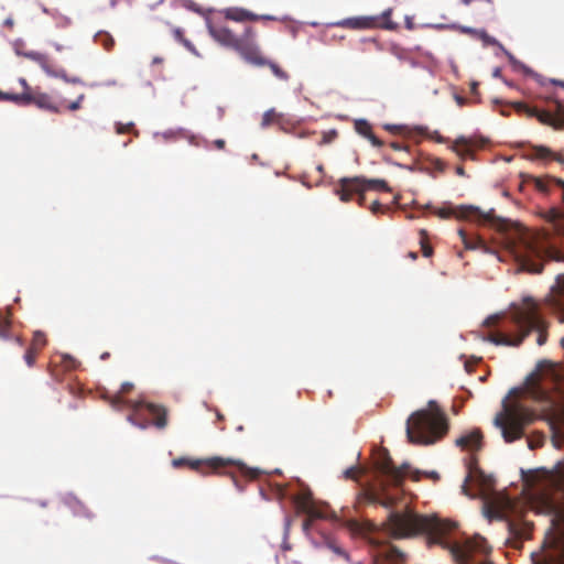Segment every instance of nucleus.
<instances>
[{
    "instance_id": "obj_1",
    "label": "nucleus",
    "mask_w": 564,
    "mask_h": 564,
    "mask_svg": "<svg viewBox=\"0 0 564 564\" xmlns=\"http://www.w3.org/2000/svg\"><path fill=\"white\" fill-rule=\"evenodd\" d=\"M382 528L393 539H406L425 533L430 544H440L449 550L458 564H475V556L487 555L490 552L485 538L475 535L464 541H451L448 534L456 529L455 522L421 516L410 509L390 511Z\"/></svg>"
},
{
    "instance_id": "obj_2",
    "label": "nucleus",
    "mask_w": 564,
    "mask_h": 564,
    "mask_svg": "<svg viewBox=\"0 0 564 564\" xmlns=\"http://www.w3.org/2000/svg\"><path fill=\"white\" fill-rule=\"evenodd\" d=\"M447 431V417L434 400L429 401L426 409L413 412L406 421L408 441L415 445L434 444Z\"/></svg>"
},
{
    "instance_id": "obj_3",
    "label": "nucleus",
    "mask_w": 564,
    "mask_h": 564,
    "mask_svg": "<svg viewBox=\"0 0 564 564\" xmlns=\"http://www.w3.org/2000/svg\"><path fill=\"white\" fill-rule=\"evenodd\" d=\"M207 30L215 42L234 50L243 61L263 63L258 55L257 32L252 26H245L242 32L237 34L226 21L209 19Z\"/></svg>"
},
{
    "instance_id": "obj_4",
    "label": "nucleus",
    "mask_w": 564,
    "mask_h": 564,
    "mask_svg": "<svg viewBox=\"0 0 564 564\" xmlns=\"http://www.w3.org/2000/svg\"><path fill=\"white\" fill-rule=\"evenodd\" d=\"M508 239L510 249L523 270L531 273L542 272L543 264L540 260L544 258L547 250L536 232L517 225Z\"/></svg>"
},
{
    "instance_id": "obj_5",
    "label": "nucleus",
    "mask_w": 564,
    "mask_h": 564,
    "mask_svg": "<svg viewBox=\"0 0 564 564\" xmlns=\"http://www.w3.org/2000/svg\"><path fill=\"white\" fill-rule=\"evenodd\" d=\"M132 389L133 384L131 382H123L120 391L109 399L110 405L117 410H121L126 406L131 408L132 413L128 416V421L140 429H147L149 426V422L142 415V410L145 409L153 416V425L159 430L165 429L167 425V410L154 403L126 400L123 395L129 393Z\"/></svg>"
},
{
    "instance_id": "obj_6",
    "label": "nucleus",
    "mask_w": 564,
    "mask_h": 564,
    "mask_svg": "<svg viewBox=\"0 0 564 564\" xmlns=\"http://www.w3.org/2000/svg\"><path fill=\"white\" fill-rule=\"evenodd\" d=\"M536 419L535 412L514 401L503 403V409L495 417V425L501 430L505 442L512 443L524 435V429Z\"/></svg>"
},
{
    "instance_id": "obj_7",
    "label": "nucleus",
    "mask_w": 564,
    "mask_h": 564,
    "mask_svg": "<svg viewBox=\"0 0 564 564\" xmlns=\"http://www.w3.org/2000/svg\"><path fill=\"white\" fill-rule=\"evenodd\" d=\"M511 323L522 341L532 330L538 332L536 343L542 346L546 343V323L540 314V307L532 299H524L521 304L514 305L511 312Z\"/></svg>"
},
{
    "instance_id": "obj_8",
    "label": "nucleus",
    "mask_w": 564,
    "mask_h": 564,
    "mask_svg": "<svg viewBox=\"0 0 564 564\" xmlns=\"http://www.w3.org/2000/svg\"><path fill=\"white\" fill-rule=\"evenodd\" d=\"M172 466L175 469L187 467L188 469L194 470L203 476L220 473V470L226 469L228 467H236L241 474L246 476H249L251 478L257 476L256 473L250 470L241 460L235 458H224L218 456L205 459L177 457L172 460Z\"/></svg>"
},
{
    "instance_id": "obj_9",
    "label": "nucleus",
    "mask_w": 564,
    "mask_h": 564,
    "mask_svg": "<svg viewBox=\"0 0 564 564\" xmlns=\"http://www.w3.org/2000/svg\"><path fill=\"white\" fill-rule=\"evenodd\" d=\"M554 112L540 110L538 108L530 107L521 101L513 102V107L518 112H523L528 117H535L543 124H547L555 129H560L564 127V106L558 100H554Z\"/></svg>"
},
{
    "instance_id": "obj_10",
    "label": "nucleus",
    "mask_w": 564,
    "mask_h": 564,
    "mask_svg": "<svg viewBox=\"0 0 564 564\" xmlns=\"http://www.w3.org/2000/svg\"><path fill=\"white\" fill-rule=\"evenodd\" d=\"M19 54L39 64L42 70L50 77L59 78L66 83H80V79L77 77L69 78L66 70L59 67L47 54L36 51L19 52Z\"/></svg>"
},
{
    "instance_id": "obj_11",
    "label": "nucleus",
    "mask_w": 564,
    "mask_h": 564,
    "mask_svg": "<svg viewBox=\"0 0 564 564\" xmlns=\"http://www.w3.org/2000/svg\"><path fill=\"white\" fill-rule=\"evenodd\" d=\"M365 185L366 178L361 176L343 177L339 180V188L336 189L340 200L349 202L355 195L358 196V204L362 205L365 200Z\"/></svg>"
},
{
    "instance_id": "obj_12",
    "label": "nucleus",
    "mask_w": 564,
    "mask_h": 564,
    "mask_svg": "<svg viewBox=\"0 0 564 564\" xmlns=\"http://www.w3.org/2000/svg\"><path fill=\"white\" fill-rule=\"evenodd\" d=\"M376 467L393 486H401L405 476L410 473V466L408 464L395 467L391 457L387 453L382 458L376 462Z\"/></svg>"
},
{
    "instance_id": "obj_13",
    "label": "nucleus",
    "mask_w": 564,
    "mask_h": 564,
    "mask_svg": "<svg viewBox=\"0 0 564 564\" xmlns=\"http://www.w3.org/2000/svg\"><path fill=\"white\" fill-rule=\"evenodd\" d=\"M296 503L299 508L305 512L312 520L315 519H327L329 517L328 508L317 506L311 499L310 494H303L296 497Z\"/></svg>"
},
{
    "instance_id": "obj_14",
    "label": "nucleus",
    "mask_w": 564,
    "mask_h": 564,
    "mask_svg": "<svg viewBox=\"0 0 564 564\" xmlns=\"http://www.w3.org/2000/svg\"><path fill=\"white\" fill-rule=\"evenodd\" d=\"M225 21L245 22V21H259V20H275L271 15H259L247 9L231 7L221 11Z\"/></svg>"
},
{
    "instance_id": "obj_15",
    "label": "nucleus",
    "mask_w": 564,
    "mask_h": 564,
    "mask_svg": "<svg viewBox=\"0 0 564 564\" xmlns=\"http://www.w3.org/2000/svg\"><path fill=\"white\" fill-rule=\"evenodd\" d=\"M29 105H34L42 110L55 113L61 111L54 98L47 93L41 91L39 87H35L34 91L28 93V106Z\"/></svg>"
},
{
    "instance_id": "obj_16",
    "label": "nucleus",
    "mask_w": 564,
    "mask_h": 564,
    "mask_svg": "<svg viewBox=\"0 0 564 564\" xmlns=\"http://www.w3.org/2000/svg\"><path fill=\"white\" fill-rule=\"evenodd\" d=\"M334 26H340L351 30H368L382 26L381 18L379 17H355L344 19L334 24Z\"/></svg>"
},
{
    "instance_id": "obj_17",
    "label": "nucleus",
    "mask_w": 564,
    "mask_h": 564,
    "mask_svg": "<svg viewBox=\"0 0 564 564\" xmlns=\"http://www.w3.org/2000/svg\"><path fill=\"white\" fill-rule=\"evenodd\" d=\"M478 147H480V144L476 140L471 138L459 137L453 142L449 149L455 152L462 160H474L475 149Z\"/></svg>"
},
{
    "instance_id": "obj_18",
    "label": "nucleus",
    "mask_w": 564,
    "mask_h": 564,
    "mask_svg": "<svg viewBox=\"0 0 564 564\" xmlns=\"http://www.w3.org/2000/svg\"><path fill=\"white\" fill-rule=\"evenodd\" d=\"M484 435L479 429L473 431L456 438L455 444L464 451L477 452L482 447Z\"/></svg>"
},
{
    "instance_id": "obj_19",
    "label": "nucleus",
    "mask_w": 564,
    "mask_h": 564,
    "mask_svg": "<svg viewBox=\"0 0 564 564\" xmlns=\"http://www.w3.org/2000/svg\"><path fill=\"white\" fill-rule=\"evenodd\" d=\"M532 159L544 160V161H556L561 164H564V154L563 152H555L547 147L544 145H534L532 147V152L530 154Z\"/></svg>"
},
{
    "instance_id": "obj_20",
    "label": "nucleus",
    "mask_w": 564,
    "mask_h": 564,
    "mask_svg": "<svg viewBox=\"0 0 564 564\" xmlns=\"http://www.w3.org/2000/svg\"><path fill=\"white\" fill-rule=\"evenodd\" d=\"M478 213L475 207H460L459 209H454L453 207H442L435 210V214L444 219L451 218L452 216H456L457 218L470 219L473 215Z\"/></svg>"
},
{
    "instance_id": "obj_21",
    "label": "nucleus",
    "mask_w": 564,
    "mask_h": 564,
    "mask_svg": "<svg viewBox=\"0 0 564 564\" xmlns=\"http://www.w3.org/2000/svg\"><path fill=\"white\" fill-rule=\"evenodd\" d=\"M534 186L538 191L542 193H549L553 186H556L561 189L562 199L564 200V181L553 176L546 177H534L533 178Z\"/></svg>"
},
{
    "instance_id": "obj_22",
    "label": "nucleus",
    "mask_w": 564,
    "mask_h": 564,
    "mask_svg": "<svg viewBox=\"0 0 564 564\" xmlns=\"http://www.w3.org/2000/svg\"><path fill=\"white\" fill-rule=\"evenodd\" d=\"M379 556L386 562L381 564H403L408 557L403 551L391 544L383 549Z\"/></svg>"
},
{
    "instance_id": "obj_23",
    "label": "nucleus",
    "mask_w": 564,
    "mask_h": 564,
    "mask_svg": "<svg viewBox=\"0 0 564 564\" xmlns=\"http://www.w3.org/2000/svg\"><path fill=\"white\" fill-rule=\"evenodd\" d=\"M525 392L530 398L539 402H550V395L546 390L541 388L533 378H529L525 387Z\"/></svg>"
},
{
    "instance_id": "obj_24",
    "label": "nucleus",
    "mask_w": 564,
    "mask_h": 564,
    "mask_svg": "<svg viewBox=\"0 0 564 564\" xmlns=\"http://www.w3.org/2000/svg\"><path fill=\"white\" fill-rule=\"evenodd\" d=\"M368 499L371 503L380 505L386 509L393 508L398 500L395 497L388 495L384 489L370 492Z\"/></svg>"
},
{
    "instance_id": "obj_25",
    "label": "nucleus",
    "mask_w": 564,
    "mask_h": 564,
    "mask_svg": "<svg viewBox=\"0 0 564 564\" xmlns=\"http://www.w3.org/2000/svg\"><path fill=\"white\" fill-rule=\"evenodd\" d=\"M258 55H259L260 59L263 61V63H261V64L258 62H248V63L256 65V66H268L272 70L274 76L278 77L279 79L288 80L290 78L289 74L285 70H283L276 63L271 62L263 56L259 45H258Z\"/></svg>"
},
{
    "instance_id": "obj_26",
    "label": "nucleus",
    "mask_w": 564,
    "mask_h": 564,
    "mask_svg": "<svg viewBox=\"0 0 564 564\" xmlns=\"http://www.w3.org/2000/svg\"><path fill=\"white\" fill-rule=\"evenodd\" d=\"M488 340L495 345L513 346V347H518L522 344V338H518V334L516 336L506 335V334H490L488 336Z\"/></svg>"
},
{
    "instance_id": "obj_27",
    "label": "nucleus",
    "mask_w": 564,
    "mask_h": 564,
    "mask_svg": "<svg viewBox=\"0 0 564 564\" xmlns=\"http://www.w3.org/2000/svg\"><path fill=\"white\" fill-rule=\"evenodd\" d=\"M458 234H459L462 241L464 242L466 249H471V250L486 249L485 241L480 237H478V236L469 237L463 229H459Z\"/></svg>"
},
{
    "instance_id": "obj_28",
    "label": "nucleus",
    "mask_w": 564,
    "mask_h": 564,
    "mask_svg": "<svg viewBox=\"0 0 564 564\" xmlns=\"http://www.w3.org/2000/svg\"><path fill=\"white\" fill-rule=\"evenodd\" d=\"M0 99L14 102L19 106H28V91L21 94H10L0 91Z\"/></svg>"
},
{
    "instance_id": "obj_29",
    "label": "nucleus",
    "mask_w": 564,
    "mask_h": 564,
    "mask_svg": "<svg viewBox=\"0 0 564 564\" xmlns=\"http://www.w3.org/2000/svg\"><path fill=\"white\" fill-rule=\"evenodd\" d=\"M68 503H69L70 508L73 509L74 514L83 516L88 519L94 518V514L91 513V511L82 501L74 498V499H70Z\"/></svg>"
},
{
    "instance_id": "obj_30",
    "label": "nucleus",
    "mask_w": 564,
    "mask_h": 564,
    "mask_svg": "<svg viewBox=\"0 0 564 564\" xmlns=\"http://www.w3.org/2000/svg\"><path fill=\"white\" fill-rule=\"evenodd\" d=\"M508 530L516 538H527L529 532L528 524H521L514 521H508Z\"/></svg>"
},
{
    "instance_id": "obj_31",
    "label": "nucleus",
    "mask_w": 564,
    "mask_h": 564,
    "mask_svg": "<svg viewBox=\"0 0 564 564\" xmlns=\"http://www.w3.org/2000/svg\"><path fill=\"white\" fill-rule=\"evenodd\" d=\"M95 41L104 46L105 50L110 51L115 46L113 37L107 32H99L95 36Z\"/></svg>"
},
{
    "instance_id": "obj_32",
    "label": "nucleus",
    "mask_w": 564,
    "mask_h": 564,
    "mask_svg": "<svg viewBox=\"0 0 564 564\" xmlns=\"http://www.w3.org/2000/svg\"><path fill=\"white\" fill-rule=\"evenodd\" d=\"M355 130L358 134L362 135L364 138L369 137L370 133H372V127L371 124L365 120V119H358L354 123Z\"/></svg>"
},
{
    "instance_id": "obj_33",
    "label": "nucleus",
    "mask_w": 564,
    "mask_h": 564,
    "mask_svg": "<svg viewBox=\"0 0 564 564\" xmlns=\"http://www.w3.org/2000/svg\"><path fill=\"white\" fill-rule=\"evenodd\" d=\"M365 189H378V191H384V192L391 191L388 183L384 180H378V178H373V180L366 178Z\"/></svg>"
},
{
    "instance_id": "obj_34",
    "label": "nucleus",
    "mask_w": 564,
    "mask_h": 564,
    "mask_svg": "<svg viewBox=\"0 0 564 564\" xmlns=\"http://www.w3.org/2000/svg\"><path fill=\"white\" fill-rule=\"evenodd\" d=\"M47 344L46 336L43 332L36 330L33 334L31 346L32 348H35L36 350H41L43 347H45Z\"/></svg>"
},
{
    "instance_id": "obj_35",
    "label": "nucleus",
    "mask_w": 564,
    "mask_h": 564,
    "mask_svg": "<svg viewBox=\"0 0 564 564\" xmlns=\"http://www.w3.org/2000/svg\"><path fill=\"white\" fill-rule=\"evenodd\" d=\"M327 547L334 552L336 555L340 556L341 558H344L346 562L350 563V556L349 554L343 549L340 547L339 545H337L335 542L333 541H329L327 542Z\"/></svg>"
},
{
    "instance_id": "obj_36",
    "label": "nucleus",
    "mask_w": 564,
    "mask_h": 564,
    "mask_svg": "<svg viewBox=\"0 0 564 564\" xmlns=\"http://www.w3.org/2000/svg\"><path fill=\"white\" fill-rule=\"evenodd\" d=\"M173 35L175 40L182 43L186 48H188L189 51H194L193 44L185 39L183 30H181L180 28H175L173 30Z\"/></svg>"
},
{
    "instance_id": "obj_37",
    "label": "nucleus",
    "mask_w": 564,
    "mask_h": 564,
    "mask_svg": "<svg viewBox=\"0 0 564 564\" xmlns=\"http://www.w3.org/2000/svg\"><path fill=\"white\" fill-rule=\"evenodd\" d=\"M39 350L35 348L29 347L24 354V360L29 367H33L39 355Z\"/></svg>"
},
{
    "instance_id": "obj_38",
    "label": "nucleus",
    "mask_w": 564,
    "mask_h": 564,
    "mask_svg": "<svg viewBox=\"0 0 564 564\" xmlns=\"http://www.w3.org/2000/svg\"><path fill=\"white\" fill-rule=\"evenodd\" d=\"M543 444H544V435L543 434H536V435L528 438V445L531 449L541 447V446H543Z\"/></svg>"
},
{
    "instance_id": "obj_39",
    "label": "nucleus",
    "mask_w": 564,
    "mask_h": 564,
    "mask_svg": "<svg viewBox=\"0 0 564 564\" xmlns=\"http://www.w3.org/2000/svg\"><path fill=\"white\" fill-rule=\"evenodd\" d=\"M62 364L66 370H74L79 365V362L75 358L66 355L62 357Z\"/></svg>"
},
{
    "instance_id": "obj_40",
    "label": "nucleus",
    "mask_w": 564,
    "mask_h": 564,
    "mask_svg": "<svg viewBox=\"0 0 564 564\" xmlns=\"http://www.w3.org/2000/svg\"><path fill=\"white\" fill-rule=\"evenodd\" d=\"M336 137H337L336 130H330V131L324 132L319 144H328L332 141H334L336 139Z\"/></svg>"
},
{
    "instance_id": "obj_41",
    "label": "nucleus",
    "mask_w": 564,
    "mask_h": 564,
    "mask_svg": "<svg viewBox=\"0 0 564 564\" xmlns=\"http://www.w3.org/2000/svg\"><path fill=\"white\" fill-rule=\"evenodd\" d=\"M370 210L373 215H378L380 213H386L387 210H389V207L383 206L378 200H375L370 206Z\"/></svg>"
},
{
    "instance_id": "obj_42",
    "label": "nucleus",
    "mask_w": 564,
    "mask_h": 564,
    "mask_svg": "<svg viewBox=\"0 0 564 564\" xmlns=\"http://www.w3.org/2000/svg\"><path fill=\"white\" fill-rule=\"evenodd\" d=\"M275 118V112L273 109L271 110H268L264 112L263 117H262V127H268Z\"/></svg>"
},
{
    "instance_id": "obj_43",
    "label": "nucleus",
    "mask_w": 564,
    "mask_h": 564,
    "mask_svg": "<svg viewBox=\"0 0 564 564\" xmlns=\"http://www.w3.org/2000/svg\"><path fill=\"white\" fill-rule=\"evenodd\" d=\"M85 99V95L84 94H80L76 100L72 101L68 106H67V109L70 110V111H75V110H78L80 107H82V102L84 101Z\"/></svg>"
},
{
    "instance_id": "obj_44",
    "label": "nucleus",
    "mask_w": 564,
    "mask_h": 564,
    "mask_svg": "<svg viewBox=\"0 0 564 564\" xmlns=\"http://www.w3.org/2000/svg\"><path fill=\"white\" fill-rule=\"evenodd\" d=\"M478 36L485 42V44H488V45L498 44V41L495 37H491L490 35H488L485 31H479Z\"/></svg>"
},
{
    "instance_id": "obj_45",
    "label": "nucleus",
    "mask_w": 564,
    "mask_h": 564,
    "mask_svg": "<svg viewBox=\"0 0 564 564\" xmlns=\"http://www.w3.org/2000/svg\"><path fill=\"white\" fill-rule=\"evenodd\" d=\"M432 166H433V169H435L438 172H444L446 164L441 159H433L432 160Z\"/></svg>"
},
{
    "instance_id": "obj_46",
    "label": "nucleus",
    "mask_w": 564,
    "mask_h": 564,
    "mask_svg": "<svg viewBox=\"0 0 564 564\" xmlns=\"http://www.w3.org/2000/svg\"><path fill=\"white\" fill-rule=\"evenodd\" d=\"M366 139L369 140V142L375 147V148H381L383 147V141L380 140L378 137L375 135V133H370L369 137H367Z\"/></svg>"
},
{
    "instance_id": "obj_47",
    "label": "nucleus",
    "mask_w": 564,
    "mask_h": 564,
    "mask_svg": "<svg viewBox=\"0 0 564 564\" xmlns=\"http://www.w3.org/2000/svg\"><path fill=\"white\" fill-rule=\"evenodd\" d=\"M10 325L6 321L0 319V337L1 338H8Z\"/></svg>"
},
{
    "instance_id": "obj_48",
    "label": "nucleus",
    "mask_w": 564,
    "mask_h": 564,
    "mask_svg": "<svg viewBox=\"0 0 564 564\" xmlns=\"http://www.w3.org/2000/svg\"><path fill=\"white\" fill-rule=\"evenodd\" d=\"M132 128H133L132 122H130L128 124L118 123L116 130L118 133H126V132H129Z\"/></svg>"
},
{
    "instance_id": "obj_49",
    "label": "nucleus",
    "mask_w": 564,
    "mask_h": 564,
    "mask_svg": "<svg viewBox=\"0 0 564 564\" xmlns=\"http://www.w3.org/2000/svg\"><path fill=\"white\" fill-rule=\"evenodd\" d=\"M422 245V253L424 257H431L432 256V247L430 245H427L426 242L422 241L421 242Z\"/></svg>"
},
{
    "instance_id": "obj_50",
    "label": "nucleus",
    "mask_w": 564,
    "mask_h": 564,
    "mask_svg": "<svg viewBox=\"0 0 564 564\" xmlns=\"http://www.w3.org/2000/svg\"><path fill=\"white\" fill-rule=\"evenodd\" d=\"M19 83L21 84V86L23 87V91H34V88H32L25 78H20L19 79Z\"/></svg>"
},
{
    "instance_id": "obj_51",
    "label": "nucleus",
    "mask_w": 564,
    "mask_h": 564,
    "mask_svg": "<svg viewBox=\"0 0 564 564\" xmlns=\"http://www.w3.org/2000/svg\"><path fill=\"white\" fill-rule=\"evenodd\" d=\"M390 147L395 150V151H401V150H406L408 147L402 144V143H399V142H391L390 143Z\"/></svg>"
},
{
    "instance_id": "obj_52",
    "label": "nucleus",
    "mask_w": 564,
    "mask_h": 564,
    "mask_svg": "<svg viewBox=\"0 0 564 564\" xmlns=\"http://www.w3.org/2000/svg\"><path fill=\"white\" fill-rule=\"evenodd\" d=\"M459 30L462 33H465V34H477L478 35V32H479V31L468 28V26H460Z\"/></svg>"
},
{
    "instance_id": "obj_53",
    "label": "nucleus",
    "mask_w": 564,
    "mask_h": 564,
    "mask_svg": "<svg viewBox=\"0 0 564 564\" xmlns=\"http://www.w3.org/2000/svg\"><path fill=\"white\" fill-rule=\"evenodd\" d=\"M558 288H560V291H561L560 304H561V306L564 310V280L562 282H558Z\"/></svg>"
},
{
    "instance_id": "obj_54",
    "label": "nucleus",
    "mask_w": 564,
    "mask_h": 564,
    "mask_svg": "<svg viewBox=\"0 0 564 564\" xmlns=\"http://www.w3.org/2000/svg\"><path fill=\"white\" fill-rule=\"evenodd\" d=\"M357 470L355 468H348L345 470V477L354 479L356 477Z\"/></svg>"
},
{
    "instance_id": "obj_55",
    "label": "nucleus",
    "mask_w": 564,
    "mask_h": 564,
    "mask_svg": "<svg viewBox=\"0 0 564 564\" xmlns=\"http://www.w3.org/2000/svg\"><path fill=\"white\" fill-rule=\"evenodd\" d=\"M214 144L217 149L223 150L225 148L226 142L223 139H217L215 140Z\"/></svg>"
},
{
    "instance_id": "obj_56",
    "label": "nucleus",
    "mask_w": 564,
    "mask_h": 564,
    "mask_svg": "<svg viewBox=\"0 0 564 564\" xmlns=\"http://www.w3.org/2000/svg\"><path fill=\"white\" fill-rule=\"evenodd\" d=\"M497 321H498V317H497V316H490V317H488V318L486 319L485 324H486L487 326H491V325L496 324V323H497Z\"/></svg>"
},
{
    "instance_id": "obj_57",
    "label": "nucleus",
    "mask_w": 564,
    "mask_h": 564,
    "mask_svg": "<svg viewBox=\"0 0 564 564\" xmlns=\"http://www.w3.org/2000/svg\"><path fill=\"white\" fill-rule=\"evenodd\" d=\"M347 525H348V528H349V529H351V530H354V531H355V530H358V527H359V525H358V523H357V521H355V520H349V521L347 522Z\"/></svg>"
},
{
    "instance_id": "obj_58",
    "label": "nucleus",
    "mask_w": 564,
    "mask_h": 564,
    "mask_svg": "<svg viewBox=\"0 0 564 564\" xmlns=\"http://www.w3.org/2000/svg\"><path fill=\"white\" fill-rule=\"evenodd\" d=\"M312 521H313V520L307 516V518H306V519L304 520V522H303V528H304V530H308V528H310V527H311V524H312Z\"/></svg>"
},
{
    "instance_id": "obj_59",
    "label": "nucleus",
    "mask_w": 564,
    "mask_h": 564,
    "mask_svg": "<svg viewBox=\"0 0 564 564\" xmlns=\"http://www.w3.org/2000/svg\"><path fill=\"white\" fill-rule=\"evenodd\" d=\"M456 174L459 175V176H465V170L463 166H457L456 167Z\"/></svg>"
},
{
    "instance_id": "obj_60",
    "label": "nucleus",
    "mask_w": 564,
    "mask_h": 564,
    "mask_svg": "<svg viewBox=\"0 0 564 564\" xmlns=\"http://www.w3.org/2000/svg\"><path fill=\"white\" fill-rule=\"evenodd\" d=\"M476 209L478 210V213L473 215L470 218H477V219L484 218V216L481 215L480 210L478 208H476ZM485 220H488V217H485Z\"/></svg>"
},
{
    "instance_id": "obj_61",
    "label": "nucleus",
    "mask_w": 564,
    "mask_h": 564,
    "mask_svg": "<svg viewBox=\"0 0 564 564\" xmlns=\"http://www.w3.org/2000/svg\"><path fill=\"white\" fill-rule=\"evenodd\" d=\"M551 83L556 85V86H561V87L564 88V80L552 79Z\"/></svg>"
},
{
    "instance_id": "obj_62",
    "label": "nucleus",
    "mask_w": 564,
    "mask_h": 564,
    "mask_svg": "<svg viewBox=\"0 0 564 564\" xmlns=\"http://www.w3.org/2000/svg\"><path fill=\"white\" fill-rule=\"evenodd\" d=\"M332 39H333V40H344V39H345V35H344V34H333V35H332Z\"/></svg>"
},
{
    "instance_id": "obj_63",
    "label": "nucleus",
    "mask_w": 564,
    "mask_h": 564,
    "mask_svg": "<svg viewBox=\"0 0 564 564\" xmlns=\"http://www.w3.org/2000/svg\"><path fill=\"white\" fill-rule=\"evenodd\" d=\"M4 25L9 26V28H12L13 26V20L11 18L7 19L4 21Z\"/></svg>"
},
{
    "instance_id": "obj_64",
    "label": "nucleus",
    "mask_w": 564,
    "mask_h": 564,
    "mask_svg": "<svg viewBox=\"0 0 564 564\" xmlns=\"http://www.w3.org/2000/svg\"><path fill=\"white\" fill-rule=\"evenodd\" d=\"M53 46L56 51L61 52L64 47L63 45L58 44V43H53Z\"/></svg>"
}]
</instances>
